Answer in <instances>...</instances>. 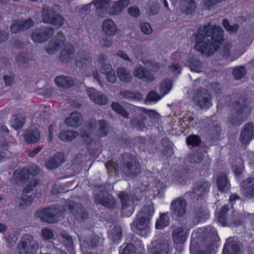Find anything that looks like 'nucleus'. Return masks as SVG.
<instances>
[{
  "label": "nucleus",
  "instance_id": "nucleus-1",
  "mask_svg": "<svg viewBox=\"0 0 254 254\" xmlns=\"http://www.w3.org/2000/svg\"><path fill=\"white\" fill-rule=\"evenodd\" d=\"M223 32L220 26L210 23L200 27L193 34L196 39V50L205 56H210L220 48V53L224 58L236 59L242 53L230 43L221 44Z\"/></svg>",
  "mask_w": 254,
  "mask_h": 254
},
{
  "label": "nucleus",
  "instance_id": "nucleus-2",
  "mask_svg": "<svg viewBox=\"0 0 254 254\" xmlns=\"http://www.w3.org/2000/svg\"><path fill=\"white\" fill-rule=\"evenodd\" d=\"M229 98L228 105L231 110L228 118V122L234 127L240 126L250 113V101L239 93H233Z\"/></svg>",
  "mask_w": 254,
  "mask_h": 254
},
{
  "label": "nucleus",
  "instance_id": "nucleus-3",
  "mask_svg": "<svg viewBox=\"0 0 254 254\" xmlns=\"http://www.w3.org/2000/svg\"><path fill=\"white\" fill-rule=\"evenodd\" d=\"M120 161L121 171L127 177L134 178L140 173V164L135 156L129 153H124Z\"/></svg>",
  "mask_w": 254,
  "mask_h": 254
},
{
  "label": "nucleus",
  "instance_id": "nucleus-4",
  "mask_svg": "<svg viewBox=\"0 0 254 254\" xmlns=\"http://www.w3.org/2000/svg\"><path fill=\"white\" fill-rule=\"evenodd\" d=\"M17 247L18 254H35L39 244L32 235L26 234L21 238Z\"/></svg>",
  "mask_w": 254,
  "mask_h": 254
},
{
  "label": "nucleus",
  "instance_id": "nucleus-5",
  "mask_svg": "<svg viewBox=\"0 0 254 254\" xmlns=\"http://www.w3.org/2000/svg\"><path fill=\"white\" fill-rule=\"evenodd\" d=\"M108 187H111L109 185L101 186L100 192L95 194L94 201L110 209H113L116 207V201L111 194L105 192L109 190Z\"/></svg>",
  "mask_w": 254,
  "mask_h": 254
},
{
  "label": "nucleus",
  "instance_id": "nucleus-6",
  "mask_svg": "<svg viewBox=\"0 0 254 254\" xmlns=\"http://www.w3.org/2000/svg\"><path fill=\"white\" fill-rule=\"evenodd\" d=\"M64 212V207L61 205H53L50 207L38 210L36 215L42 221L53 223Z\"/></svg>",
  "mask_w": 254,
  "mask_h": 254
},
{
  "label": "nucleus",
  "instance_id": "nucleus-7",
  "mask_svg": "<svg viewBox=\"0 0 254 254\" xmlns=\"http://www.w3.org/2000/svg\"><path fill=\"white\" fill-rule=\"evenodd\" d=\"M122 203V213L127 217L130 216L134 211V207L132 204V201L139 200L140 198L136 194H133L130 197L125 191H120L118 194Z\"/></svg>",
  "mask_w": 254,
  "mask_h": 254
},
{
  "label": "nucleus",
  "instance_id": "nucleus-8",
  "mask_svg": "<svg viewBox=\"0 0 254 254\" xmlns=\"http://www.w3.org/2000/svg\"><path fill=\"white\" fill-rule=\"evenodd\" d=\"M42 19L45 23L61 27L64 21V17L57 13L52 7L45 4L42 7Z\"/></svg>",
  "mask_w": 254,
  "mask_h": 254
},
{
  "label": "nucleus",
  "instance_id": "nucleus-9",
  "mask_svg": "<svg viewBox=\"0 0 254 254\" xmlns=\"http://www.w3.org/2000/svg\"><path fill=\"white\" fill-rule=\"evenodd\" d=\"M193 100L201 109H207L212 106V97L208 90L200 88L195 91Z\"/></svg>",
  "mask_w": 254,
  "mask_h": 254
},
{
  "label": "nucleus",
  "instance_id": "nucleus-10",
  "mask_svg": "<svg viewBox=\"0 0 254 254\" xmlns=\"http://www.w3.org/2000/svg\"><path fill=\"white\" fill-rule=\"evenodd\" d=\"M170 240L160 239L152 241L148 247L149 254H168Z\"/></svg>",
  "mask_w": 254,
  "mask_h": 254
},
{
  "label": "nucleus",
  "instance_id": "nucleus-11",
  "mask_svg": "<svg viewBox=\"0 0 254 254\" xmlns=\"http://www.w3.org/2000/svg\"><path fill=\"white\" fill-rule=\"evenodd\" d=\"M54 28L44 27L34 30L31 35V38L35 43H42L50 39L54 34Z\"/></svg>",
  "mask_w": 254,
  "mask_h": 254
},
{
  "label": "nucleus",
  "instance_id": "nucleus-12",
  "mask_svg": "<svg viewBox=\"0 0 254 254\" xmlns=\"http://www.w3.org/2000/svg\"><path fill=\"white\" fill-rule=\"evenodd\" d=\"M187 201L183 197H178L172 201L171 213L177 217L184 216L186 213Z\"/></svg>",
  "mask_w": 254,
  "mask_h": 254
},
{
  "label": "nucleus",
  "instance_id": "nucleus-13",
  "mask_svg": "<svg viewBox=\"0 0 254 254\" xmlns=\"http://www.w3.org/2000/svg\"><path fill=\"white\" fill-rule=\"evenodd\" d=\"M67 205L69 210L77 219L84 221L88 218V213L81 204L74 201H69Z\"/></svg>",
  "mask_w": 254,
  "mask_h": 254
},
{
  "label": "nucleus",
  "instance_id": "nucleus-14",
  "mask_svg": "<svg viewBox=\"0 0 254 254\" xmlns=\"http://www.w3.org/2000/svg\"><path fill=\"white\" fill-rule=\"evenodd\" d=\"M209 187L207 182H199L194 186L192 191L188 194L192 201L197 200L208 191Z\"/></svg>",
  "mask_w": 254,
  "mask_h": 254
},
{
  "label": "nucleus",
  "instance_id": "nucleus-15",
  "mask_svg": "<svg viewBox=\"0 0 254 254\" xmlns=\"http://www.w3.org/2000/svg\"><path fill=\"white\" fill-rule=\"evenodd\" d=\"M87 94L90 99L96 104L99 105H105L108 103L109 99L108 97L95 88H88L87 89Z\"/></svg>",
  "mask_w": 254,
  "mask_h": 254
},
{
  "label": "nucleus",
  "instance_id": "nucleus-16",
  "mask_svg": "<svg viewBox=\"0 0 254 254\" xmlns=\"http://www.w3.org/2000/svg\"><path fill=\"white\" fill-rule=\"evenodd\" d=\"M64 41L65 38L63 33L58 32L57 37L50 41L48 47L46 49L47 52L51 55L55 54L64 45Z\"/></svg>",
  "mask_w": 254,
  "mask_h": 254
},
{
  "label": "nucleus",
  "instance_id": "nucleus-17",
  "mask_svg": "<svg viewBox=\"0 0 254 254\" xmlns=\"http://www.w3.org/2000/svg\"><path fill=\"white\" fill-rule=\"evenodd\" d=\"M254 136V125L252 123L246 124L242 130L239 140L242 144H248Z\"/></svg>",
  "mask_w": 254,
  "mask_h": 254
},
{
  "label": "nucleus",
  "instance_id": "nucleus-18",
  "mask_svg": "<svg viewBox=\"0 0 254 254\" xmlns=\"http://www.w3.org/2000/svg\"><path fill=\"white\" fill-rule=\"evenodd\" d=\"M29 173L31 176V180L28 181L26 185V187L23 189V193H28L30 192L35 188L38 182L35 179L33 178V176H36L39 174L40 172V169L36 165H32L29 168H28Z\"/></svg>",
  "mask_w": 254,
  "mask_h": 254
},
{
  "label": "nucleus",
  "instance_id": "nucleus-19",
  "mask_svg": "<svg viewBox=\"0 0 254 254\" xmlns=\"http://www.w3.org/2000/svg\"><path fill=\"white\" fill-rule=\"evenodd\" d=\"M203 237V242L208 248L219 240L216 230L211 226H208L205 229Z\"/></svg>",
  "mask_w": 254,
  "mask_h": 254
},
{
  "label": "nucleus",
  "instance_id": "nucleus-20",
  "mask_svg": "<svg viewBox=\"0 0 254 254\" xmlns=\"http://www.w3.org/2000/svg\"><path fill=\"white\" fill-rule=\"evenodd\" d=\"M75 64L78 67L85 65L92 62L91 54L88 50H80L75 57Z\"/></svg>",
  "mask_w": 254,
  "mask_h": 254
},
{
  "label": "nucleus",
  "instance_id": "nucleus-21",
  "mask_svg": "<svg viewBox=\"0 0 254 254\" xmlns=\"http://www.w3.org/2000/svg\"><path fill=\"white\" fill-rule=\"evenodd\" d=\"M188 236V229L183 227L175 228L172 232V239L175 244H183Z\"/></svg>",
  "mask_w": 254,
  "mask_h": 254
},
{
  "label": "nucleus",
  "instance_id": "nucleus-22",
  "mask_svg": "<svg viewBox=\"0 0 254 254\" xmlns=\"http://www.w3.org/2000/svg\"><path fill=\"white\" fill-rule=\"evenodd\" d=\"M25 141L28 143H36L40 141V132L36 128L27 129L23 133Z\"/></svg>",
  "mask_w": 254,
  "mask_h": 254
},
{
  "label": "nucleus",
  "instance_id": "nucleus-23",
  "mask_svg": "<svg viewBox=\"0 0 254 254\" xmlns=\"http://www.w3.org/2000/svg\"><path fill=\"white\" fill-rule=\"evenodd\" d=\"M135 77L146 82H151L154 79V75L143 66L136 67L133 70Z\"/></svg>",
  "mask_w": 254,
  "mask_h": 254
},
{
  "label": "nucleus",
  "instance_id": "nucleus-24",
  "mask_svg": "<svg viewBox=\"0 0 254 254\" xmlns=\"http://www.w3.org/2000/svg\"><path fill=\"white\" fill-rule=\"evenodd\" d=\"M241 191L246 197L254 196V178H249L241 183Z\"/></svg>",
  "mask_w": 254,
  "mask_h": 254
},
{
  "label": "nucleus",
  "instance_id": "nucleus-25",
  "mask_svg": "<svg viewBox=\"0 0 254 254\" xmlns=\"http://www.w3.org/2000/svg\"><path fill=\"white\" fill-rule=\"evenodd\" d=\"M223 254H240L239 243L232 238H228L223 249Z\"/></svg>",
  "mask_w": 254,
  "mask_h": 254
},
{
  "label": "nucleus",
  "instance_id": "nucleus-26",
  "mask_svg": "<svg viewBox=\"0 0 254 254\" xmlns=\"http://www.w3.org/2000/svg\"><path fill=\"white\" fill-rule=\"evenodd\" d=\"M150 223L148 218H146L139 214L131 224L132 229H136L140 231L144 230L145 233L148 231V228Z\"/></svg>",
  "mask_w": 254,
  "mask_h": 254
},
{
  "label": "nucleus",
  "instance_id": "nucleus-27",
  "mask_svg": "<svg viewBox=\"0 0 254 254\" xmlns=\"http://www.w3.org/2000/svg\"><path fill=\"white\" fill-rule=\"evenodd\" d=\"M196 7V3L195 0H179L180 10L187 15L193 13Z\"/></svg>",
  "mask_w": 254,
  "mask_h": 254
},
{
  "label": "nucleus",
  "instance_id": "nucleus-28",
  "mask_svg": "<svg viewBox=\"0 0 254 254\" xmlns=\"http://www.w3.org/2000/svg\"><path fill=\"white\" fill-rule=\"evenodd\" d=\"M55 82L58 86L64 89L70 88L75 84L72 77L62 75L57 76L55 78Z\"/></svg>",
  "mask_w": 254,
  "mask_h": 254
},
{
  "label": "nucleus",
  "instance_id": "nucleus-29",
  "mask_svg": "<svg viewBox=\"0 0 254 254\" xmlns=\"http://www.w3.org/2000/svg\"><path fill=\"white\" fill-rule=\"evenodd\" d=\"M74 55V47L70 44H67L61 52L59 59L62 62L67 63L73 59Z\"/></svg>",
  "mask_w": 254,
  "mask_h": 254
},
{
  "label": "nucleus",
  "instance_id": "nucleus-30",
  "mask_svg": "<svg viewBox=\"0 0 254 254\" xmlns=\"http://www.w3.org/2000/svg\"><path fill=\"white\" fill-rule=\"evenodd\" d=\"M64 161V155L62 152L56 153L46 163L48 169H53L58 167Z\"/></svg>",
  "mask_w": 254,
  "mask_h": 254
},
{
  "label": "nucleus",
  "instance_id": "nucleus-31",
  "mask_svg": "<svg viewBox=\"0 0 254 254\" xmlns=\"http://www.w3.org/2000/svg\"><path fill=\"white\" fill-rule=\"evenodd\" d=\"M102 26L103 31L110 36H114L118 31L117 25L111 19L104 20Z\"/></svg>",
  "mask_w": 254,
  "mask_h": 254
},
{
  "label": "nucleus",
  "instance_id": "nucleus-32",
  "mask_svg": "<svg viewBox=\"0 0 254 254\" xmlns=\"http://www.w3.org/2000/svg\"><path fill=\"white\" fill-rule=\"evenodd\" d=\"M131 0H119L117 1H113V4L109 13L111 15H114L121 12L130 2Z\"/></svg>",
  "mask_w": 254,
  "mask_h": 254
},
{
  "label": "nucleus",
  "instance_id": "nucleus-33",
  "mask_svg": "<svg viewBox=\"0 0 254 254\" xmlns=\"http://www.w3.org/2000/svg\"><path fill=\"white\" fill-rule=\"evenodd\" d=\"M217 186L221 191L226 192L229 190L230 184L225 174L220 173L217 177Z\"/></svg>",
  "mask_w": 254,
  "mask_h": 254
},
{
  "label": "nucleus",
  "instance_id": "nucleus-34",
  "mask_svg": "<svg viewBox=\"0 0 254 254\" xmlns=\"http://www.w3.org/2000/svg\"><path fill=\"white\" fill-rule=\"evenodd\" d=\"M101 240L98 236H91L86 237L81 243L82 250L84 251L96 247L100 242Z\"/></svg>",
  "mask_w": 254,
  "mask_h": 254
},
{
  "label": "nucleus",
  "instance_id": "nucleus-35",
  "mask_svg": "<svg viewBox=\"0 0 254 254\" xmlns=\"http://www.w3.org/2000/svg\"><path fill=\"white\" fill-rule=\"evenodd\" d=\"M194 219L198 222L204 221L209 217V212L206 207L197 206L193 209Z\"/></svg>",
  "mask_w": 254,
  "mask_h": 254
},
{
  "label": "nucleus",
  "instance_id": "nucleus-36",
  "mask_svg": "<svg viewBox=\"0 0 254 254\" xmlns=\"http://www.w3.org/2000/svg\"><path fill=\"white\" fill-rule=\"evenodd\" d=\"M82 117L78 112H73L70 114L69 117L65 120V124L69 127H77L82 123Z\"/></svg>",
  "mask_w": 254,
  "mask_h": 254
},
{
  "label": "nucleus",
  "instance_id": "nucleus-37",
  "mask_svg": "<svg viewBox=\"0 0 254 254\" xmlns=\"http://www.w3.org/2000/svg\"><path fill=\"white\" fill-rule=\"evenodd\" d=\"M117 75L121 81L125 83L131 81L132 76L130 71L124 67H119L117 69Z\"/></svg>",
  "mask_w": 254,
  "mask_h": 254
},
{
  "label": "nucleus",
  "instance_id": "nucleus-38",
  "mask_svg": "<svg viewBox=\"0 0 254 254\" xmlns=\"http://www.w3.org/2000/svg\"><path fill=\"white\" fill-rule=\"evenodd\" d=\"M78 135V132L72 130H62L59 134V139L63 141H71Z\"/></svg>",
  "mask_w": 254,
  "mask_h": 254
},
{
  "label": "nucleus",
  "instance_id": "nucleus-39",
  "mask_svg": "<svg viewBox=\"0 0 254 254\" xmlns=\"http://www.w3.org/2000/svg\"><path fill=\"white\" fill-rule=\"evenodd\" d=\"M146 118L144 115H140L137 117L133 118L130 120V124L138 130H143L145 128L144 121Z\"/></svg>",
  "mask_w": 254,
  "mask_h": 254
},
{
  "label": "nucleus",
  "instance_id": "nucleus-40",
  "mask_svg": "<svg viewBox=\"0 0 254 254\" xmlns=\"http://www.w3.org/2000/svg\"><path fill=\"white\" fill-rule=\"evenodd\" d=\"M92 3L97 10H107L108 12L113 4L111 0H94Z\"/></svg>",
  "mask_w": 254,
  "mask_h": 254
},
{
  "label": "nucleus",
  "instance_id": "nucleus-41",
  "mask_svg": "<svg viewBox=\"0 0 254 254\" xmlns=\"http://www.w3.org/2000/svg\"><path fill=\"white\" fill-rule=\"evenodd\" d=\"M123 98L128 100H141L143 99L142 95L138 92H133L128 90H121L119 93Z\"/></svg>",
  "mask_w": 254,
  "mask_h": 254
},
{
  "label": "nucleus",
  "instance_id": "nucleus-42",
  "mask_svg": "<svg viewBox=\"0 0 254 254\" xmlns=\"http://www.w3.org/2000/svg\"><path fill=\"white\" fill-rule=\"evenodd\" d=\"M243 218V215L242 214H239L236 212H233L231 215L228 217L227 226H238L241 224Z\"/></svg>",
  "mask_w": 254,
  "mask_h": 254
},
{
  "label": "nucleus",
  "instance_id": "nucleus-43",
  "mask_svg": "<svg viewBox=\"0 0 254 254\" xmlns=\"http://www.w3.org/2000/svg\"><path fill=\"white\" fill-rule=\"evenodd\" d=\"M11 126L15 129L21 128L25 123V118L19 115H13L10 121Z\"/></svg>",
  "mask_w": 254,
  "mask_h": 254
},
{
  "label": "nucleus",
  "instance_id": "nucleus-44",
  "mask_svg": "<svg viewBox=\"0 0 254 254\" xmlns=\"http://www.w3.org/2000/svg\"><path fill=\"white\" fill-rule=\"evenodd\" d=\"M229 210L228 205H225L222 207L217 216V222L223 226H227V225L228 217H226V214Z\"/></svg>",
  "mask_w": 254,
  "mask_h": 254
},
{
  "label": "nucleus",
  "instance_id": "nucleus-45",
  "mask_svg": "<svg viewBox=\"0 0 254 254\" xmlns=\"http://www.w3.org/2000/svg\"><path fill=\"white\" fill-rule=\"evenodd\" d=\"M188 159L191 163H199L203 160V155L202 152L195 151L188 155Z\"/></svg>",
  "mask_w": 254,
  "mask_h": 254
},
{
  "label": "nucleus",
  "instance_id": "nucleus-46",
  "mask_svg": "<svg viewBox=\"0 0 254 254\" xmlns=\"http://www.w3.org/2000/svg\"><path fill=\"white\" fill-rule=\"evenodd\" d=\"M189 63L191 71L196 72L201 71L200 68L201 67L202 63L199 59L192 57L190 59Z\"/></svg>",
  "mask_w": 254,
  "mask_h": 254
},
{
  "label": "nucleus",
  "instance_id": "nucleus-47",
  "mask_svg": "<svg viewBox=\"0 0 254 254\" xmlns=\"http://www.w3.org/2000/svg\"><path fill=\"white\" fill-rule=\"evenodd\" d=\"M154 212V210L153 206L152 204H150L145 205L138 214L146 217V218H148V220H150Z\"/></svg>",
  "mask_w": 254,
  "mask_h": 254
},
{
  "label": "nucleus",
  "instance_id": "nucleus-48",
  "mask_svg": "<svg viewBox=\"0 0 254 254\" xmlns=\"http://www.w3.org/2000/svg\"><path fill=\"white\" fill-rule=\"evenodd\" d=\"M246 69L244 66L240 65L234 67L233 75L236 80L242 78L246 74Z\"/></svg>",
  "mask_w": 254,
  "mask_h": 254
},
{
  "label": "nucleus",
  "instance_id": "nucleus-49",
  "mask_svg": "<svg viewBox=\"0 0 254 254\" xmlns=\"http://www.w3.org/2000/svg\"><path fill=\"white\" fill-rule=\"evenodd\" d=\"M122 237V230L120 226H116L111 230L110 237L114 242H118Z\"/></svg>",
  "mask_w": 254,
  "mask_h": 254
},
{
  "label": "nucleus",
  "instance_id": "nucleus-50",
  "mask_svg": "<svg viewBox=\"0 0 254 254\" xmlns=\"http://www.w3.org/2000/svg\"><path fill=\"white\" fill-rule=\"evenodd\" d=\"M99 133L100 136H105L108 135L109 132V125L104 120H99L98 122Z\"/></svg>",
  "mask_w": 254,
  "mask_h": 254
},
{
  "label": "nucleus",
  "instance_id": "nucleus-51",
  "mask_svg": "<svg viewBox=\"0 0 254 254\" xmlns=\"http://www.w3.org/2000/svg\"><path fill=\"white\" fill-rule=\"evenodd\" d=\"M172 87V82L170 80L167 79L162 81L159 87V91L162 95L164 96L167 94Z\"/></svg>",
  "mask_w": 254,
  "mask_h": 254
},
{
  "label": "nucleus",
  "instance_id": "nucleus-52",
  "mask_svg": "<svg viewBox=\"0 0 254 254\" xmlns=\"http://www.w3.org/2000/svg\"><path fill=\"white\" fill-rule=\"evenodd\" d=\"M176 182L181 184H184L187 179V172L185 169H182L176 172L173 175Z\"/></svg>",
  "mask_w": 254,
  "mask_h": 254
},
{
  "label": "nucleus",
  "instance_id": "nucleus-53",
  "mask_svg": "<svg viewBox=\"0 0 254 254\" xmlns=\"http://www.w3.org/2000/svg\"><path fill=\"white\" fill-rule=\"evenodd\" d=\"M105 166L108 173L117 174L119 171V165L117 161L109 160L106 163Z\"/></svg>",
  "mask_w": 254,
  "mask_h": 254
},
{
  "label": "nucleus",
  "instance_id": "nucleus-54",
  "mask_svg": "<svg viewBox=\"0 0 254 254\" xmlns=\"http://www.w3.org/2000/svg\"><path fill=\"white\" fill-rule=\"evenodd\" d=\"M169 223V218L165 214L160 215L157 219L156 223V228L159 229H162L164 227L168 226Z\"/></svg>",
  "mask_w": 254,
  "mask_h": 254
},
{
  "label": "nucleus",
  "instance_id": "nucleus-55",
  "mask_svg": "<svg viewBox=\"0 0 254 254\" xmlns=\"http://www.w3.org/2000/svg\"><path fill=\"white\" fill-rule=\"evenodd\" d=\"M134 54L138 60H141L145 54L144 48L141 45H136L132 48Z\"/></svg>",
  "mask_w": 254,
  "mask_h": 254
},
{
  "label": "nucleus",
  "instance_id": "nucleus-56",
  "mask_svg": "<svg viewBox=\"0 0 254 254\" xmlns=\"http://www.w3.org/2000/svg\"><path fill=\"white\" fill-rule=\"evenodd\" d=\"M111 107L113 110H114L117 113L121 115L123 117L125 118H128V114L118 103L113 102Z\"/></svg>",
  "mask_w": 254,
  "mask_h": 254
},
{
  "label": "nucleus",
  "instance_id": "nucleus-57",
  "mask_svg": "<svg viewBox=\"0 0 254 254\" xmlns=\"http://www.w3.org/2000/svg\"><path fill=\"white\" fill-rule=\"evenodd\" d=\"M16 177L20 182H25L26 181H28L29 179L31 180V179L28 168H23L20 170Z\"/></svg>",
  "mask_w": 254,
  "mask_h": 254
},
{
  "label": "nucleus",
  "instance_id": "nucleus-58",
  "mask_svg": "<svg viewBox=\"0 0 254 254\" xmlns=\"http://www.w3.org/2000/svg\"><path fill=\"white\" fill-rule=\"evenodd\" d=\"M19 23L21 26L22 31L26 30L34 25V21L31 18H28L25 20H20Z\"/></svg>",
  "mask_w": 254,
  "mask_h": 254
},
{
  "label": "nucleus",
  "instance_id": "nucleus-59",
  "mask_svg": "<svg viewBox=\"0 0 254 254\" xmlns=\"http://www.w3.org/2000/svg\"><path fill=\"white\" fill-rule=\"evenodd\" d=\"M162 97V95H159L156 92L151 91L148 93L145 102L146 103L149 102H156L159 100Z\"/></svg>",
  "mask_w": 254,
  "mask_h": 254
},
{
  "label": "nucleus",
  "instance_id": "nucleus-60",
  "mask_svg": "<svg viewBox=\"0 0 254 254\" xmlns=\"http://www.w3.org/2000/svg\"><path fill=\"white\" fill-rule=\"evenodd\" d=\"M188 145L196 146L200 142V139L197 135H191L187 138L186 140Z\"/></svg>",
  "mask_w": 254,
  "mask_h": 254
},
{
  "label": "nucleus",
  "instance_id": "nucleus-61",
  "mask_svg": "<svg viewBox=\"0 0 254 254\" xmlns=\"http://www.w3.org/2000/svg\"><path fill=\"white\" fill-rule=\"evenodd\" d=\"M160 11V5L158 3L155 2H153L148 11V13L149 16L155 15L159 13Z\"/></svg>",
  "mask_w": 254,
  "mask_h": 254
},
{
  "label": "nucleus",
  "instance_id": "nucleus-62",
  "mask_svg": "<svg viewBox=\"0 0 254 254\" xmlns=\"http://www.w3.org/2000/svg\"><path fill=\"white\" fill-rule=\"evenodd\" d=\"M41 235L42 237L45 240H49L52 239L54 237L53 231L47 228L42 229L41 230Z\"/></svg>",
  "mask_w": 254,
  "mask_h": 254
},
{
  "label": "nucleus",
  "instance_id": "nucleus-63",
  "mask_svg": "<svg viewBox=\"0 0 254 254\" xmlns=\"http://www.w3.org/2000/svg\"><path fill=\"white\" fill-rule=\"evenodd\" d=\"M61 236L64 239V245L66 247H70L73 245V241L71 237L66 232L62 231L60 233Z\"/></svg>",
  "mask_w": 254,
  "mask_h": 254
},
{
  "label": "nucleus",
  "instance_id": "nucleus-64",
  "mask_svg": "<svg viewBox=\"0 0 254 254\" xmlns=\"http://www.w3.org/2000/svg\"><path fill=\"white\" fill-rule=\"evenodd\" d=\"M135 248L133 244H127L120 254H135Z\"/></svg>",
  "mask_w": 254,
  "mask_h": 254
}]
</instances>
